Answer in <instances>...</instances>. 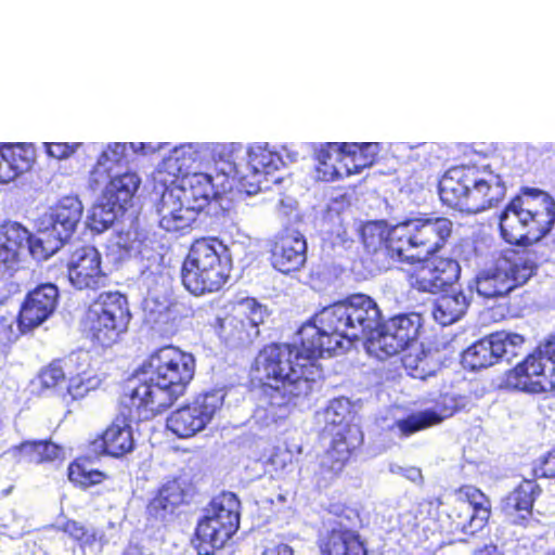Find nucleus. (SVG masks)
<instances>
[{
  "mask_svg": "<svg viewBox=\"0 0 555 555\" xmlns=\"http://www.w3.org/2000/svg\"><path fill=\"white\" fill-rule=\"evenodd\" d=\"M281 243H307L301 224L292 222L285 225L278 235Z\"/></svg>",
  "mask_w": 555,
  "mask_h": 555,
  "instance_id": "nucleus-50",
  "label": "nucleus"
},
{
  "mask_svg": "<svg viewBox=\"0 0 555 555\" xmlns=\"http://www.w3.org/2000/svg\"><path fill=\"white\" fill-rule=\"evenodd\" d=\"M169 307L165 302L146 299L144 304L145 321L152 326H160L169 321Z\"/></svg>",
  "mask_w": 555,
  "mask_h": 555,
  "instance_id": "nucleus-45",
  "label": "nucleus"
},
{
  "mask_svg": "<svg viewBox=\"0 0 555 555\" xmlns=\"http://www.w3.org/2000/svg\"><path fill=\"white\" fill-rule=\"evenodd\" d=\"M218 225L219 235L210 237L214 243H245V241L250 240L249 234L228 216H222Z\"/></svg>",
  "mask_w": 555,
  "mask_h": 555,
  "instance_id": "nucleus-40",
  "label": "nucleus"
},
{
  "mask_svg": "<svg viewBox=\"0 0 555 555\" xmlns=\"http://www.w3.org/2000/svg\"><path fill=\"white\" fill-rule=\"evenodd\" d=\"M322 555H366L364 543L357 531L334 528L322 541Z\"/></svg>",
  "mask_w": 555,
  "mask_h": 555,
  "instance_id": "nucleus-22",
  "label": "nucleus"
},
{
  "mask_svg": "<svg viewBox=\"0 0 555 555\" xmlns=\"http://www.w3.org/2000/svg\"><path fill=\"white\" fill-rule=\"evenodd\" d=\"M391 472L397 473V474H402L406 479H409L413 482H418L422 480L421 469H418L416 467L402 468L400 466H397L396 468L391 467Z\"/></svg>",
  "mask_w": 555,
  "mask_h": 555,
  "instance_id": "nucleus-56",
  "label": "nucleus"
},
{
  "mask_svg": "<svg viewBox=\"0 0 555 555\" xmlns=\"http://www.w3.org/2000/svg\"><path fill=\"white\" fill-rule=\"evenodd\" d=\"M118 212H121V210L108 205L106 201L101 198V203L94 205L90 210L88 227L95 233H102L113 224Z\"/></svg>",
  "mask_w": 555,
  "mask_h": 555,
  "instance_id": "nucleus-39",
  "label": "nucleus"
},
{
  "mask_svg": "<svg viewBox=\"0 0 555 555\" xmlns=\"http://www.w3.org/2000/svg\"><path fill=\"white\" fill-rule=\"evenodd\" d=\"M537 270V255L528 245H515L506 248L493 263L480 269L469 287L485 298L503 297L526 284Z\"/></svg>",
  "mask_w": 555,
  "mask_h": 555,
  "instance_id": "nucleus-6",
  "label": "nucleus"
},
{
  "mask_svg": "<svg viewBox=\"0 0 555 555\" xmlns=\"http://www.w3.org/2000/svg\"><path fill=\"white\" fill-rule=\"evenodd\" d=\"M477 167L461 165L449 168L438 183L439 197L443 205L467 214L470 190Z\"/></svg>",
  "mask_w": 555,
  "mask_h": 555,
  "instance_id": "nucleus-12",
  "label": "nucleus"
},
{
  "mask_svg": "<svg viewBox=\"0 0 555 555\" xmlns=\"http://www.w3.org/2000/svg\"><path fill=\"white\" fill-rule=\"evenodd\" d=\"M268 315V309L255 298H243L230 313L218 319L219 336L234 347L250 344L258 337L259 325Z\"/></svg>",
  "mask_w": 555,
  "mask_h": 555,
  "instance_id": "nucleus-10",
  "label": "nucleus"
},
{
  "mask_svg": "<svg viewBox=\"0 0 555 555\" xmlns=\"http://www.w3.org/2000/svg\"><path fill=\"white\" fill-rule=\"evenodd\" d=\"M466 247H468L467 253L474 255L475 264L478 266L480 263V256L478 254V249L476 248L475 245H466Z\"/></svg>",
  "mask_w": 555,
  "mask_h": 555,
  "instance_id": "nucleus-60",
  "label": "nucleus"
},
{
  "mask_svg": "<svg viewBox=\"0 0 555 555\" xmlns=\"http://www.w3.org/2000/svg\"><path fill=\"white\" fill-rule=\"evenodd\" d=\"M535 472L541 477L555 478V450L548 452L546 456L540 460Z\"/></svg>",
  "mask_w": 555,
  "mask_h": 555,
  "instance_id": "nucleus-54",
  "label": "nucleus"
},
{
  "mask_svg": "<svg viewBox=\"0 0 555 555\" xmlns=\"http://www.w3.org/2000/svg\"><path fill=\"white\" fill-rule=\"evenodd\" d=\"M403 351L402 363L411 376L424 379L431 374L428 354L422 344L416 341Z\"/></svg>",
  "mask_w": 555,
  "mask_h": 555,
  "instance_id": "nucleus-38",
  "label": "nucleus"
},
{
  "mask_svg": "<svg viewBox=\"0 0 555 555\" xmlns=\"http://www.w3.org/2000/svg\"><path fill=\"white\" fill-rule=\"evenodd\" d=\"M172 193H164L160 199V220L159 227L167 233L176 236L186 233L194 220L193 211L190 207L178 203L175 207H169L168 201L171 199Z\"/></svg>",
  "mask_w": 555,
  "mask_h": 555,
  "instance_id": "nucleus-24",
  "label": "nucleus"
},
{
  "mask_svg": "<svg viewBox=\"0 0 555 555\" xmlns=\"http://www.w3.org/2000/svg\"><path fill=\"white\" fill-rule=\"evenodd\" d=\"M418 218L408 219L389 227V243H418Z\"/></svg>",
  "mask_w": 555,
  "mask_h": 555,
  "instance_id": "nucleus-41",
  "label": "nucleus"
},
{
  "mask_svg": "<svg viewBox=\"0 0 555 555\" xmlns=\"http://www.w3.org/2000/svg\"><path fill=\"white\" fill-rule=\"evenodd\" d=\"M184 501V490L178 480L163 485L157 495L147 505V513L155 519H165Z\"/></svg>",
  "mask_w": 555,
  "mask_h": 555,
  "instance_id": "nucleus-26",
  "label": "nucleus"
},
{
  "mask_svg": "<svg viewBox=\"0 0 555 555\" xmlns=\"http://www.w3.org/2000/svg\"><path fill=\"white\" fill-rule=\"evenodd\" d=\"M82 214V207L77 198L67 197L56 207L55 216L48 240L57 243H68L74 234Z\"/></svg>",
  "mask_w": 555,
  "mask_h": 555,
  "instance_id": "nucleus-18",
  "label": "nucleus"
},
{
  "mask_svg": "<svg viewBox=\"0 0 555 555\" xmlns=\"http://www.w3.org/2000/svg\"><path fill=\"white\" fill-rule=\"evenodd\" d=\"M351 409V402L347 398L332 400L321 414L325 429L333 434L343 431L344 427H358L350 424Z\"/></svg>",
  "mask_w": 555,
  "mask_h": 555,
  "instance_id": "nucleus-33",
  "label": "nucleus"
},
{
  "mask_svg": "<svg viewBox=\"0 0 555 555\" xmlns=\"http://www.w3.org/2000/svg\"><path fill=\"white\" fill-rule=\"evenodd\" d=\"M191 245L181 269L182 284L195 296L219 291L227 282L231 259L227 245Z\"/></svg>",
  "mask_w": 555,
  "mask_h": 555,
  "instance_id": "nucleus-7",
  "label": "nucleus"
},
{
  "mask_svg": "<svg viewBox=\"0 0 555 555\" xmlns=\"http://www.w3.org/2000/svg\"><path fill=\"white\" fill-rule=\"evenodd\" d=\"M98 385V378L83 377L79 374L69 378L67 391L74 399H78L82 398L89 390L94 389Z\"/></svg>",
  "mask_w": 555,
  "mask_h": 555,
  "instance_id": "nucleus-48",
  "label": "nucleus"
},
{
  "mask_svg": "<svg viewBox=\"0 0 555 555\" xmlns=\"http://www.w3.org/2000/svg\"><path fill=\"white\" fill-rule=\"evenodd\" d=\"M262 555H293V550L286 544H278L268 547Z\"/></svg>",
  "mask_w": 555,
  "mask_h": 555,
  "instance_id": "nucleus-58",
  "label": "nucleus"
},
{
  "mask_svg": "<svg viewBox=\"0 0 555 555\" xmlns=\"http://www.w3.org/2000/svg\"><path fill=\"white\" fill-rule=\"evenodd\" d=\"M0 145L18 177L33 168L36 160V147L33 143H1Z\"/></svg>",
  "mask_w": 555,
  "mask_h": 555,
  "instance_id": "nucleus-36",
  "label": "nucleus"
},
{
  "mask_svg": "<svg viewBox=\"0 0 555 555\" xmlns=\"http://www.w3.org/2000/svg\"><path fill=\"white\" fill-rule=\"evenodd\" d=\"M317 321L304 324L298 331L300 347L288 344L266 346L255 359L254 377L262 383V401L270 406H286L293 400L308 396L315 377L319 357L328 356L327 330Z\"/></svg>",
  "mask_w": 555,
  "mask_h": 555,
  "instance_id": "nucleus-2",
  "label": "nucleus"
},
{
  "mask_svg": "<svg viewBox=\"0 0 555 555\" xmlns=\"http://www.w3.org/2000/svg\"><path fill=\"white\" fill-rule=\"evenodd\" d=\"M476 555H499L495 546L489 545L478 550Z\"/></svg>",
  "mask_w": 555,
  "mask_h": 555,
  "instance_id": "nucleus-59",
  "label": "nucleus"
},
{
  "mask_svg": "<svg viewBox=\"0 0 555 555\" xmlns=\"http://www.w3.org/2000/svg\"><path fill=\"white\" fill-rule=\"evenodd\" d=\"M538 493L539 487L530 480H525L504 500V512L513 517L515 524L525 525L528 516L531 515L532 505Z\"/></svg>",
  "mask_w": 555,
  "mask_h": 555,
  "instance_id": "nucleus-23",
  "label": "nucleus"
},
{
  "mask_svg": "<svg viewBox=\"0 0 555 555\" xmlns=\"http://www.w3.org/2000/svg\"><path fill=\"white\" fill-rule=\"evenodd\" d=\"M499 361L491 335L480 339L467 348L462 356V362L465 367L479 370L493 365Z\"/></svg>",
  "mask_w": 555,
  "mask_h": 555,
  "instance_id": "nucleus-32",
  "label": "nucleus"
},
{
  "mask_svg": "<svg viewBox=\"0 0 555 555\" xmlns=\"http://www.w3.org/2000/svg\"><path fill=\"white\" fill-rule=\"evenodd\" d=\"M346 165V175H357L363 169L372 167L378 159L380 145L376 142H343L337 145Z\"/></svg>",
  "mask_w": 555,
  "mask_h": 555,
  "instance_id": "nucleus-19",
  "label": "nucleus"
},
{
  "mask_svg": "<svg viewBox=\"0 0 555 555\" xmlns=\"http://www.w3.org/2000/svg\"><path fill=\"white\" fill-rule=\"evenodd\" d=\"M13 457L21 462L42 463L59 459L62 450L49 441H25L9 451Z\"/></svg>",
  "mask_w": 555,
  "mask_h": 555,
  "instance_id": "nucleus-28",
  "label": "nucleus"
},
{
  "mask_svg": "<svg viewBox=\"0 0 555 555\" xmlns=\"http://www.w3.org/2000/svg\"><path fill=\"white\" fill-rule=\"evenodd\" d=\"M506 385L531 393L555 391V341H547L508 371Z\"/></svg>",
  "mask_w": 555,
  "mask_h": 555,
  "instance_id": "nucleus-9",
  "label": "nucleus"
},
{
  "mask_svg": "<svg viewBox=\"0 0 555 555\" xmlns=\"http://www.w3.org/2000/svg\"><path fill=\"white\" fill-rule=\"evenodd\" d=\"M68 478L72 482L87 488L100 483L104 475L96 469L88 468L83 463L76 462L68 467Z\"/></svg>",
  "mask_w": 555,
  "mask_h": 555,
  "instance_id": "nucleus-43",
  "label": "nucleus"
},
{
  "mask_svg": "<svg viewBox=\"0 0 555 555\" xmlns=\"http://www.w3.org/2000/svg\"><path fill=\"white\" fill-rule=\"evenodd\" d=\"M380 319L376 302L363 294L352 295L317 313V321L327 330L326 349L330 353L348 349L352 340L365 339L367 352L386 360L404 348L396 334L387 330V323H380Z\"/></svg>",
  "mask_w": 555,
  "mask_h": 555,
  "instance_id": "nucleus-3",
  "label": "nucleus"
},
{
  "mask_svg": "<svg viewBox=\"0 0 555 555\" xmlns=\"http://www.w3.org/2000/svg\"><path fill=\"white\" fill-rule=\"evenodd\" d=\"M192 354L166 346L154 352L144 365L145 379L124 400L128 414L117 416L100 440L91 443L94 453L119 457L134 448L131 422L162 413L181 397L194 376Z\"/></svg>",
  "mask_w": 555,
  "mask_h": 555,
  "instance_id": "nucleus-1",
  "label": "nucleus"
},
{
  "mask_svg": "<svg viewBox=\"0 0 555 555\" xmlns=\"http://www.w3.org/2000/svg\"><path fill=\"white\" fill-rule=\"evenodd\" d=\"M386 323L387 330L396 334L398 341H400L404 349L417 341L422 326V318L420 314H399L389 319Z\"/></svg>",
  "mask_w": 555,
  "mask_h": 555,
  "instance_id": "nucleus-34",
  "label": "nucleus"
},
{
  "mask_svg": "<svg viewBox=\"0 0 555 555\" xmlns=\"http://www.w3.org/2000/svg\"><path fill=\"white\" fill-rule=\"evenodd\" d=\"M468 306L469 300L462 292H451L435 300L431 314L436 322L447 326L460 320Z\"/></svg>",
  "mask_w": 555,
  "mask_h": 555,
  "instance_id": "nucleus-25",
  "label": "nucleus"
},
{
  "mask_svg": "<svg viewBox=\"0 0 555 555\" xmlns=\"http://www.w3.org/2000/svg\"><path fill=\"white\" fill-rule=\"evenodd\" d=\"M223 390L199 395L191 404L172 412L167 428L179 438H190L202 431L223 405Z\"/></svg>",
  "mask_w": 555,
  "mask_h": 555,
  "instance_id": "nucleus-11",
  "label": "nucleus"
},
{
  "mask_svg": "<svg viewBox=\"0 0 555 555\" xmlns=\"http://www.w3.org/2000/svg\"><path fill=\"white\" fill-rule=\"evenodd\" d=\"M100 251L94 245H81L76 248L68 264L70 283L78 289L103 286L105 275L100 268Z\"/></svg>",
  "mask_w": 555,
  "mask_h": 555,
  "instance_id": "nucleus-13",
  "label": "nucleus"
},
{
  "mask_svg": "<svg viewBox=\"0 0 555 555\" xmlns=\"http://www.w3.org/2000/svg\"><path fill=\"white\" fill-rule=\"evenodd\" d=\"M506 194V185L500 175L492 171H480L477 173L470 190L467 214H478L496 206L503 201Z\"/></svg>",
  "mask_w": 555,
  "mask_h": 555,
  "instance_id": "nucleus-17",
  "label": "nucleus"
},
{
  "mask_svg": "<svg viewBox=\"0 0 555 555\" xmlns=\"http://www.w3.org/2000/svg\"><path fill=\"white\" fill-rule=\"evenodd\" d=\"M343 431L332 434L330 447L321 457V468L330 477L337 476L345 467L351 453L363 441V435L359 427H344Z\"/></svg>",
  "mask_w": 555,
  "mask_h": 555,
  "instance_id": "nucleus-16",
  "label": "nucleus"
},
{
  "mask_svg": "<svg viewBox=\"0 0 555 555\" xmlns=\"http://www.w3.org/2000/svg\"><path fill=\"white\" fill-rule=\"evenodd\" d=\"M64 531L81 544L91 545L102 538V534L95 529H88L77 521H67Z\"/></svg>",
  "mask_w": 555,
  "mask_h": 555,
  "instance_id": "nucleus-46",
  "label": "nucleus"
},
{
  "mask_svg": "<svg viewBox=\"0 0 555 555\" xmlns=\"http://www.w3.org/2000/svg\"><path fill=\"white\" fill-rule=\"evenodd\" d=\"M79 143L52 142L44 143V152L53 158L65 159L72 156L78 149Z\"/></svg>",
  "mask_w": 555,
  "mask_h": 555,
  "instance_id": "nucleus-49",
  "label": "nucleus"
},
{
  "mask_svg": "<svg viewBox=\"0 0 555 555\" xmlns=\"http://www.w3.org/2000/svg\"><path fill=\"white\" fill-rule=\"evenodd\" d=\"M457 527L467 534H475L489 520L491 504L489 499L477 488L464 487L459 492Z\"/></svg>",
  "mask_w": 555,
  "mask_h": 555,
  "instance_id": "nucleus-14",
  "label": "nucleus"
},
{
  "mask_svg": "<svg viewBox=\"0 0 555 555\" xmlns=\"http://www.w3.org/2000/svg\"><path fill=\"white\" fill-rule=\"evenodd\" d=\"M362 243H389V225L384 220L367 221L360 227Z\"/></svg>",
  "mask_w": 555,
  "mask_h": 555,
  "instance_id": "nucleus-44",
  "label": "nucleus"
},
{
  "mask_svg": "<svg viewBox=\"0 0 555 555\" xmlns=\"http://www.w3.org/2000/svg\"><path fill=\"white\" fill-rule=\"evenodd\" d=\"M18 335L11 322L0 320V347H5L17 339Z\"/></svg>",
  "mask_w": 555,
  "mask_h": 555,
  "instance_id": "nucleus-55",
  "label": "nucleus"
},
{
  "mask_svg": "<svg viewBox=\"0 0 555 555\" xmlns=\"http://www.w3.org/2000/svg\"><path fill=\"white\" fill-rule=\"evenodd\" d=\"M221 521L206 513L197 524L196 548L199 555H210L215 550L221 548L236 530H222Z\"/></svg>",
  "mask_w": 555,
  "mask_h": 555,
  "instance_id": "nucleus-21",
  "label": "nucleus"
},
{
  "mask_svg": "<svg viewBox=\"0 0 555 555\" xmlns=\"http://www.w3.org/2000/svg\"><path fill=\"white\" fill-rule=\"evenodd\" d=\"M140 184L141 180L134 172H125L115 176L106 184L102 193V199L124 212L130 205Z\"/></svg>",
  "mask_w": 555,
  "mask_h": 555,
  "instance_id": "nucleus-20",
  "label": "nucleus"
},
{
  "mask_svg": "<svg viewBox=\"0 0 555 555\" xmlns=\"http://www.w3.org/2000/svg\"><path fill=\"white\" fill-rule=\"evenodd\" d=\"M307 245H273L272 266L282 273L299 270L306 262Z\"/></svg>",
  "mask_w": 555,
  "mask_h": 555,
  "instance_id": "nucleus-31",
  "label": "nucleus"
},
{
  "mask_svg": "<svg viewBox=\"0 0 555 555\" xmlns=\"http://www.w3.org/2000/svg\"><path fill=\"white\" fill-rule=\"evenodd\" d=\"M112 247H113L114 249H117V250L121 251V250H124V249H125L124 247H126V245H119V244H116V245H112Z\"/></svg>",
  "mask_w": 555,
  "mask_h": 555,
  "instance_id": "nucleus-62",
  "label": "nucleus"
},
{
  "mask_svg": "<svg viewBox=\"0 0 555 555\" xmlns=\"http://www.w3.org/2000/svg\"><path fill=\"white\" fill-rule=\"evenodd\" d=\"M330 176V179L333 180V179H336V178H339L341 175L340 172H338V170H336L335 168L328 173Z\"/></svg>",
  "mask_w": 555,
  "mask_h": 555,
  "instance_id": "nucleus-61",
  "label": "nucleus"
},
{
  "mask_svg": "<svg viewBox=\"0 0 555 555\" xmlns=\"http://www.w3.org/2000/svg\"><path fill=\"white\" fill-rule=\"evenodd\" d=\"M0 243H42L34 240L31 233L21 223L5 221L0 224Z\"/></svg>",
  "mask_w": 555,
  "mask_h": 555,
  "instance_id": "nucleus-42",
  "label": "nucleus"
},
{
  "mask_svg": "<svg viewBox=\"0 0 555 555\" xmlns=\"http://www.w3.org/2000/svg\"><path fill=\"white\" fill-rule=\"evenodd\" d=\"M205 241H206V238H205V237H202V238H196V240H194V242H193V243H203V242H205Z\"/></svg>",
  "mask_w": 555,
  "mask_h": 555,
  "instance_id": "nucleus-63",
  "label": "nucleus"
},
{
  "mask_svg": "<svg viewBox=\"0 0 555 555\" xmlns=\"http://www.w3.org/2000/svg\"><path fill=\"white\" fill-rule=\"evenodd\" d=\"M452 414L453 410H444L442 413H438L433 410H425L411 414L406 418L396 421L390 428L400 437H409L418 430L440 423Z\"/></svg>",
  "mask_w": 555,
  "mask_h": 555,
  "instance_id": "nucleus-29",
  "label": "nucleus"
},
{
  "mask_svg": "<svg viewBox=\"0 0 555 555\" xmlns=\"http://www.w3.org/2000/svg\"><path fill=\"white\" fill-rule=\"evenodd\" d=\"M418 243H446L454 232V224L447 217L418 218Z\"/></svg>",
  "mask_w": 555,
  "mask_h": 555,
  "instance_id": "nucleus-35",
  "label": "nucleus"
},
{
  "mask_svg": "<svg viewBox=\"0 0 555 555\" xmlns=\"http://www.w3.org/2000/svg\"><path fill=\"white\" fill-rule=\"evenodd\" d=\"M339 143H326L324 146H322L318 153H317V159L321 165L326 166L327 162L331 159V150L335 149L337 150V145Z\"/></svg>",
  "mask_w": 555,
  "mask_h": 555,
  "instance_id": "nucleus-57",
  "label": "nucleus"
},
{
  "mask_svg": "<svg viewBox=\"0 0 555 555\" xmlns=\"http://www.w3.org/2000/svg\"><path fill=\"white\" fill-rule=\"evenodd\" d=\"M545 555H555V550L551 551V552H547Z\"/></svg>",
  "mask_w": 555,
  "mask_h": 555,
  "instance_id": "nucleus-64",
  "label": "nucleus"
},
{
  "mask_svg": "<svg viewBox=\"0 0 555 555\" xmlns=\"http://www.w3.org/2000/svg\"><path fill=\"white\" fill-rule=\"evenodd\" d=\"M555 224V199L537 188H520L500 215L499 228L505 243H537Z\"/></svg>",
  "mask_w": 555,
  "mask_h": 555,
  "instance_id": "nucleus-4",
  "label": "nucleus"
},
{
  "mask_svg": "<svg viewBox=\"0 0 555 555\" xmlns=\"http://www.w3.org/2000/svg\"><path fill=\"white\" fill-rule=\"evenodd\" d=\"M18 247L27 250L31 257L38 261L47 260L57 251V247L52 245H18Z\"/></svg>",
  "mask_w": 555,
  "mask_h": 555,
  "instance_id": "nucleus-52",
  "label": "nucleus"
},
{
  "mask_svg": "<svg viewBox=\"0 0 555 555\" xmlns=\"http://www.w3.org/2000/svg\"><path fill=\"white\" fill-rule=\"evenodd\" d=\"M131 314L126 296L118 292L103 293L87 311L86 330L100 347L115 345L128 331Z\"/></svg>",
  "mask_w": 555,
  "mask_h": 555,
  "instance_id": "nucleus-8",
  "label": "nucleus"
},
{
  "mask_svg": "<svg viewBox=\"0 0 555 555\" xmlns=\"http://www.w3.org/2000/svg\"><path fill=\"white\" fill-rule=\"evenodd\" d=\"M240 501L232 492L216 496L206 513L221 521L222 530H237L240 525Z\"/></svg>",
  "mask_w": 555,
  "mask_h": 555,
  "instance_id": "nucleus-27",
  "label": "nucleus"
},
{
  "mask_svg": "<svg viewBox=\"0 0 555 555\" xmlns=\"http://www.w3.org/2000/svg\"><path fill=\"white\" fill-rule=\"evenodd\" d=\"M182 192L188 202H194L202 207L217 195L211 176L194 172L183 179Z\"/></svg>",
  "mask_w": 555,
  "mask_h": 555,
  "instance_id": "nucleus-30",
  "label": "nucleus"
},
{
  "mask_svg": "<svg viewBox=\"0 0 555 555\" xmlns=\"http://www.w3.org/2000/svg\"><path fill=\"white\" fill-rule=\"evenodd\" d=\"M374 260L379 269H387L393 262L405 263L420 270L416 283L424 292L436 293L454 283L461 273L457 261L441 255L436 245H374Z\"/></svg>",
  "mask_w": 555,
  "mask_h": 555,
  "instance_id": "nucleus-5",
  "label": "nucleus"
},
{
  "mask_svg": "<svg viewBox=\"0 0 555 555\" xmlns=\"http://www.w3.org/2000/svg\"><path fill=\"white\" fill-rule=\"evenodd\" d=\"M490 335L499 360L511 362L525 351L526 339L520 334L502 331Z\"/></svg>",
  "mask_w": 555,
  "mask_h": 555,
  "instance_id": "nucleus-37",
  "label": "nucleus"
},
{
  "mask_svg": "<svg viewBox=\"0 0 555 555\" xmlns=\"http://www.w3.org/2000/svg\"><path fill=\"white\" fill-rule=\"evenodd\" d=\"M38 378L43 388L51 389L64 382L65 372L59 362H52L50 365L41 370Z\"/></svg>",
  "mask_w": 555,
  "mask_h": 555,
  "instance_id": "nucleus-47",
  "label": "nucleus"
},
{
  "mask_svg": "<svg viewBox=\"0 0 555 555\" xmlns=\"http://www.w3.org/2000/svg\"><path fill=\"white\" fill-rule=\"evenodd\" d=\"M57 298V287L51 283L42 284L30 292L20 312L21 330H31L42 324L53 313Z\"/></svg>",
  "mask_w": 555,
  "mask_h": 555,
  "instance_id": "nucleus-15",
  "label": "nucleus"
},
{
  "mask_svg": "<svg viewBox=\"0 0 555 555\" xmlns=\"http://www.w3.org/2000/svg\"><path fill=\"white\" fill-rule=\"evenodd\" d=\"M127 145L125 143H113L107 146L106 151H103L100 155V160H111L114 163H120L126 156Z\"/></svg>",
  "mask_w": 555,
  "mask_h": 555,
  "instance_id": "nucleus-53",
  "label": "nucleus"
},
{
  "mask_svg": "<svg viewBox=\"0 0 555 555\" xmlns=\"http://www.w3.org/2000/svg\"><path fill=\"white\" fill-rule=\"evenodd\" d=\"M280 162L281 159L273 153H261L253 157V166L255 170H262L264 173H269L271 170H276L279 168L278 163Z\"/></svg>",
  "mask_w": 555,
  "mask_h": 555,
  "instance_id": "nucleus-51",
  "label": "nucleus"
}]
</instances>
